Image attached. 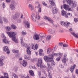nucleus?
Here are the masks:
<instances>
[{
	"label": "nucleus",
	"mask_w": 78,
	"mask_h": 78,
	"mask_svg": "<svg viewBox=\"0 0 78 78\" xmlns=\"http://www.w3.org/2000/svg\"><path fill=\"white\" fill-rule=\"evenodd\" d=\"M7 34H8L9 36L10 37H12V40L15 42L17 43L18 41L17 40H16V33L14 32H7Z\"/></svg>",
	"instance_id": "f257e3e1"
},
{
	"label": "nucleus",
	"mask_w": 78,
	"mask_h": 78,
	"mask_svg": "<svg viewBox=\"0 0 78 78\" xmlns=\"http://www.w3.org/2000/svg\"><path fill=\"white\" fill-rule=\"evenodd\" d=\"M47 65L48 68L47 69L48 73V77L49 78H52V76H51V71L50 70H53V68L52 67V66H51V65H50V64L48 62L47 63Z\"/></svg>",
	"instance_id": "f03ea898"
},
{
	"label": "nucleus",
	"mask_w": 78,
	"mask_h": 78,
	"mask_svg": "<svg viewBox=\"0 0 78 78\" xmlns=\"http://www.w3.org/2000/svg\"><path fill=\"white\" fill-rule=\"evenodd\" d=\"M49 56H44V59L46 62H51V61L53 60V58L54 56L52 54L49 55Z\"/></svg>",
	"instance_id": "7ed1b4c3"
},
{
	"label": "nucleus",
	"mask_w": 78,
	"mask_h": 78,
	"mask_svg": "<svg viewBox=\"0 0 78 78\" xmlns=\"http://www.w3.org/2000/svg\"><path fill=\"white\" fill-rule=\"evenodd\" d=\"M20 13L18 12H16L14 14L13 16V18L15 20H16L18 23H20L21 20H20Z\"/></svg>",
	"instance_id": "20e7f679"
},
{
	"label": "nucleus",
	"mask_w": 78,
	"mask_h": 78,
	"mask_svg": "<svg viewBox=\"0 0 78 78\" xmlns=\"http://www.w3.org/2000/svg\"><path fill=\"white\" fill-rule=\"evenodd\" d=\"M66 2L69 5H71V7L72 8H75L77 5L76 2H73L72 0H66Z\"/></svg>",
	"instance_id": "39448f33"
},
{
	"label": "nucleus",
	"mask_w": 78,
	"mask_h": 78,
	"mask_svg": "<svg viewBox=\"0 0 78 78\" xmlns=\"http://www.w3.org/2000/svg\"><path fill=\"white\" fill-rule=\"evenodd\" d=\"M42 58H39L38 61V62L37 64L36 65L38 67H40V68H42L44 67L45 66L42 65Z\"/></svg>",
	"instance_id": "423d86ee"
},
{
	"label": "nucleus",
	"mask_w": 78,
	"mask_h": 78,
	"mask_svg": "<svg viewBox=\"0 0 78 78\" xmlns=\"http://www.w3.org/2000/svg\"><path fill=\"white\" fill-rule=\"evenodd\" d=\"M54 56H59V57H58L56 59V60L57 61H59L60 60V59H61V57L62 56V54L61 53H59V54L54 53Z\"/></svg>",
	"instance_id": "0eeeda50"
},
{
	"label": "nucleus",
	"mask_w": 78,
	"mask_h": 78,
	"mask_svg": "<svg viewBox=\"0 0 78 78\" xmlns=\"http://www.w3.org/2000/svg\"><path fill=\"white\" fill-rule=\"evenodd\" d=\"M44 19L48 20L49 22H50L51 23H53L54 22L53 20H51L50 17H48L46 16H44Z\"/></svg>",
	"instance_id": "6e6552de"
},
{
	"label": "nucleus",
	"mask_w": 78,
	"mask_h": 78,
	"mask_svg": "<svg viewBox=\"0 0 78 78\" xmlns=\"http://www.w3.org/2000/svg\"><path fill=\"white\" fill-rule=\"evenodd\" d=\"M61 24L62 26H64L66 28H67L69 26V25L70 24V23H66L64 22V21H62L61 22Z\"/></svg>",
	"instance_id": "1a4fd4ad"
},
{
	"label": "nucleus",
	"mask_w": 78,
	"mask_h": 78,
	"mask_svg": "<svg viewBox=\"0 0 78 78\" xmlns=\"http://www.w3.org/2000/svg\"><path fill=\"white\" fill-rule=\"evenodd\" d=\"M20 39L21 40V45L22 46L27 47V44L26 43H23V37H20Z\"/></svg>",
	"instance_id": "9d476101"
},
{
	"label": "nucleus",
	"mask_w": 78,
	"mask_h": 78,
	"mask_svg": "<svg viewBox=\"0 0 78 78\" xmlns=\"http://www.w3.org/2000/svg\"><path fill=\"white\" fill-rule=\"evenodd\" d=\"M40 38L39 37V35L36 34H35L34 35L33 38L34 40H35V41H37V40H39Z\"/></svg>",
	"instance_id": "9b49d317"
},
{
	"label": "nucleus",
	"mask_w": 78,
	"mask_h": 78,
	"mask_svg": "<svg viewBox=\"0 0 78 78\" xmlns=\"http://www.w3.org/2000/svg\"><path fill=\"white\" fill-rule=\"evenodd\" d=\"M3 50L4 51H5L7 53H10V51H9V48H8L7 46H5L3 48Z\"/></svg>",
	"instance_id": "f8f14e48"
},
{
	"label": "nucleus",
	"mask_w": 78,
	"mask_h": 78,
	"mask_svg": "<svg viewBox=\"0 0 78 78\" xmlns=\"http://www.w3.org/2000/svg\"><path fill=\"white\" fill-rule=\"evenodd\" d=\"M52 11L53 14H57L58 12V9L56 7H55L52 9Z\"/></svg>",
	"instance_id": "ddd939ff"
},
{
	"label": "nucleus",
	"mask_w": 78,
	"mask_h": 78,
	"mask_svg": "<svg viewBox=\"0 0 78 78\" xmlns=\"http://www.w3.org/2000/svg\"><path fill=\"white\" fill-rule=\"evenodd\" d=\"M32 48L33 49V50H37L38 47H39V45L37 44H36L35 45L32 44Z\"/></svg>",
	"instance_id": "4468645a"
},
{
	"label": "nucleus",
	"mask_w": 78,
	"mask_h": 78,
	"mask_svg": "<svg viewBox=\"0 0 78 78\" xmlns=\"http://www.w3.org/2000/svg\"><path fill=\"white\" fill-rule=\"evenodd\" d=\"M27 52L28 55H31V48L30 47H29L27 48Z\"/></svg>",
	"instance_id": "2eb2a0df"
},
{
	"label": "nucleus",
	"mask_w": 78,
	"mask_h": 78,
	"mask_svg": "<svg viewBox=\"0 0 78 78\" xmlns=\"http://www.w3.org/2000/svg\"><path fill=\"white\" fill-rule=\"evenodd\" d=\"M24 24L26 28H30V23L28 21H26L24 23Z\"/></svg>",
	"instance_id": "dca6fc26"
},
{
	"label": "nucleus",
	"mask_w": 78,
	"mask_h": 78,
	"mask_svg": "<svg viewBox=\"0 0 78 78\" xmlns=\"http://www.w3.org/2000/svg\"><path fill=\"white\" fill-rule=\"evenodd\" d=\"M14 3H12L11 4L10 7L12 9V10H15L16 8H15V6H14Z\"/></svg>",
	"instance_id": "f3484780"
},
{
	"label": "nucleus",
	"mask_w": 78,
	"mask_h": 78,
	"mask_svg": "<svg viewBox=\"0 0 78 78\" xmlns=\"http://www.w3.org/2000/svg\"><path fill=\"white\" fill-rule=\"evenodd\" d=\"M76 67V65L75 64H74L73 65V66H72L71 67L70 69V70L71 73H73V71H74V69H75V68Z\"/></svg>",
	"instance_id": "a211bd4d"
},
{
	"label": "nucleus",
	"mask_w": 78,
	"mask_h": 78,
	"mask_svg": "<svg viewBox=\"0 0 78 78\" xmlns=\"http://www.w3.org/2000/svg\"><path fill=\"white\" fill-rule=\"evenodd\" d=\"M3 37L4 39L3 40V42L5 44H9V42L8 41V40L6 39V37L4 36Z\"/></svg>",
	"instance_id": "6ab92c4d"
},
{
	"label": "nucleus",
	"mask_w": 78,
	"mask_h": 78,
	"mask_svg": "<svg viewBox=\"0 0 78 78\" xmlns=\"http://www.w3.org/2000/svg\"><path fill=\"white\" fill-rule=\"evenodd\" d=\"M32 17V19L33 20V21L35 22L36 20V17L35 16V15L34 14H32L31 15Z\"/></svg>",
	"instance_id": "aec40b11"
},
{
	"label": "nucleus",
	"mask_w": 78,
	"mask_h": 78,
	"mask_svg": "<svg viewBox=\"0 0 78 78\" xmlns=\"http://www.w3.org/2000/svg\"><path fill=\"white\" fill-rule=\"evenodd\" d=\"M68 61V58L65 57H64V58H63L62 59V61L63 63H66V61Z\"/></svg>",
	"instance_id": "412c9836"
},
{
	"label": "nucleus",
	"mask_w": 78,
	"mask_h": 78,
	"mask_svg": "<svg viewBox=\"0 0 78 78\" xmlns=\"http://www.w3.org/2000/svg\"><path fill=\"white\" fill-rule=\"evenodd\" d=\"M69 8V6L66 4H64L63 6V8L66 10H68V9Z\"/></svg>",
	"instance_id": "4be33fe9"
},
{
	"label": "nucleus",
	"mask_w": 78,
	"mask_h": 78,
	"mask_svg": "<svg viewBox=\"0 0 78 78\" xmlns=\"http://www.w3.org/2000/svg\"><path fill=\"white\" fill-rule=\"evenodd\" d=\"M22 65L24 67H25L26 66H27V62L25 60H23V64Z\"/></svg>",
	"instance_id": "5701e85b"
},
{
	"label": "nucleus",
	"mask_w": 78,
	"mask_h": 78,
	"mask_svg": "<svg viewBox=\"0 0 78 78\" xmlns=\"http://www.w3.org/2000/svg\"><path fill=\"white\" fill-rule=\"evenodd\" d=\"M12 78H19L17 75L15 73H13L12 75Z\"/></svg>",
	"instance_id": "b1692460"
},
{
	"label": "nucleus",
	"mask_w": 78,
	"mask_h": 78,
	"mask_svg": "<svg viewBox=\"0 0 78 78\" xmlns=\"http://www.w3.org/2000/svg\"><path fill=\"white\" fill-rule=\"evenodd\" d=\"M29 73H30V74L31 76H34V73H33V71H32L31 70H30L29 71Z\"/></svg>",
	"instance_id": "393cba45"
},
{
	"label": "nucleus",
	"mask_w": 78,
	"mask_h": 78,
	"mask_svg": "<svg viewBox=\"0 0 78 78\" xmlns=\"http://www.w3.org/2000/svg\"><path fill=\"white\" fill-rule=\"evenodd\" d=\"M53 59L52 60L51 62V66H52V67H54L55 66V62H54V61H53Z\"/></svg>",
	"instance_id": "a878e982"
},
{
	"label": "nucleus",
	"mask_w": 78,
	"mask_h": 78,
	"mask_svg": "<svg viewBox=\"0 0 78 78\" xmlns=\"http://www.w3.org/2000/svg\"><path fill=\"white\" fill-rule=\"evenodd\" d=\"M3 59L0 58V66H2L3 65Z\"/></svg>",
	"instance_id": "bb28decb"
},
{
	"label": "nucleus",
	"mask_w": 78,
	"mask_h": 78,
	"mask_svg": "<svg viewBox=\"0 0 78 78\" xmlns=\"http://www.w3.org/2000/svg\"><path fill=\"white\" fill-rule=\"evenodd\" d=\"M61 12H62V16H64L66 14V12H65V11H64V10H62Z\"/></svg>",
	"instance_id": "cd10ccee"
},
{
	"label": "nucleus",
	"mask_w": 78,
	"mask_h": 78,
	"mask_svg": "<svg viewBox=\"0 0 78 78\" xmlns=\"http://www.w3.org/2000/svg\"><path fill=\"white\" fill-rule=\"evenodd\" d=\"M21 34L23 36H25L27 34V32L25 30H23L22 31Z\"/></svg>",
	"instance_id": "c85d7f7f"
},
{
	"label": "nucleus",
	"mask_w": 78,
	"mask_h": 78,
	"mask_svg": "<svg viewBox=\"0 0 78 78\" xmlns=\"http://www.w3.org/2000/svg\"><path fill=\"white\" fill-rule=\"evenodd\" d=\"M39 52V55L40 56L42 55V52L43 51V50L42 49H40L38 51Z\"/></svg>",
	"instance_id": "c756f323"
},
{
	"label": "nucleus",
	"mask_w": 78,
	"mask_h": 78,
	"mask_svg": "<svg viewBox=\"0 0 78 78\" xmlns=\"http://www.w3.org/2000/svg\"><path fill=\"white\" fill-rule=\"evenodd\" d=\"M50 2H51V4L52 6L55 5V2L53 1V0H49Z\"/></svg>",
	"instance_id": "7c9ffc66"
},
{
	"label": "nucleus",
	"mask_w": 78,
	"mask_h": 78,
	"mask_svg": "<svg viewBox=\"0 0 78 78\" xmlns=\"http://www.w3.org/2000/svg\"><path fill=\"white\" fill-rule=\"evenodd\" d=\"M51 51V49L50 48H48L47 49V54H49V53H50Z\"/></svg>",
	"instance_id": "2f4dec72"
},
{
	"label": "nucleus",
	"mask_w": 78,
	"mask_h": 78,
	"mask_svg": "<svg viewBox=\"0 0 78 78\" xmlns=\"http://www.w3.org/2000/svg\"><path fill=\"white\" fill-rule=\"evenodd\" d=\"M71 34H73V36H74L75 37H77V38H78V34H75V33L73 32H72L71 33Z\"/></svg>",
	"instance_id": "473e14b6"
},
{
	"label": "nucleus",
	"mask_w": 78,
	"mask_h": 78,
	"mask_svg": "<svg viewBox=\"0 0 78 78\" xmlns=\"http://www.w3.org/2000/svg\"><path fill=\"white\" fill-rule=\"evenodd\" d=\"M39 12H37L36 18L37 19L39 20L40 19V16L39 15Z\"/></svg>",
	"instance_id": "72a5a7b5"
},
{
	"label": "nucleus",
	"mask_w": 78,
	"mask_h": 78,
	"mask_svg": "<svg viewBox=\"0 0 78 78\" xmlns=\"http://www.w3.org/2000/svg\"><path fill=\"white\" fill-rule=\"evenodd\" d=\"M5 30L7 31H10L11 30V27L9 26L6 27H5Z\"/></svg>",
	"instance_id": "f704fd0d"
},
{
	"label": "nucleus",
	"mask_w": 78,
	"mask_h": 78,
	"mask_svg": "<svg viewBox=\"0 0 78 78\" xmlns=\"http://www.w3.org/2000/svg\"><path fill=\"white\" fill-rule=\"evenodd\" d=\"M4 78H6L7 77H8V74L7 73H4Z\"/></svg>",
	"instance_id": "c9c22d12"
},
{
	"label": "nucleus",
	"mask_w": 78,
	"mask_h": 78,
	"mask_svg": "<svg viewBox=\"0 0 78 78\" xmlns=\"http://www.w3.org/2000/svg\"><path fill=\"white\" fill-rule=\"evenodd\" d=\"M24 57L25 59H28V60H30V59H31V57H27V56L25 55Z\"/></svg>",
	"instance_id": "e433bc0d"
},
{
	"label": "nucleus",
	"mask_w": 78,
	"mask_h": 78,
	"mask_svg": "<svg viewBox=\"0 0 78 78\" xmlns=\"http://www.w3.org/2000/svg\"><path fill=\"white\" fill-rule=\"evenodd\" d=\"M51 35H48L46 38L47 41H48V40H50V39H51Z\"/></svg>",
	"instance_id": "4c0bfd02"
},
{
	"label": "nucleus",
	"mask_w": 78,
	"mask_h": 78,
	"mask_svg": "<svg viewBox=\"0 0 78 78\" xmlns=\"http://www.w3.org/2000/svg\"><path fill=\"white\" fill-rule=\"evenodd\" d=\"M12 51L13 53H18V52H19V51H18L17 50L12 49Z\"/></svg>",
	"instance_id": "58836bf2"
},
{
	"label": "nucleus",
	"mask_w": 78,
	"mask_h": 78,
	"mask_svg": "<svg viewBox=\"0 0 78 78\" xmlns=\"http://www.w3.org/2000/svg\"><path fill=\"white\" fill-rule=\"evenodd\" d=\"M29 6L30 8V9L31 11H33L34 9V7H33V6H32V5H31L30 4L29 5Z\"/></svg>",
	"instance_id": "ea45409f"
},
{
	"label": "nucleus",
	"mask_w": 78,
	"mask_h": 78,
	"mask_svg": "<svg viewBox=\"0 0 78 78\" xmlns=\"http://www.w3.org/2000/svg\"><path fill=\"white\" fill-rule=\"evenodd\" d=\"M0 23L2 25L3 24V20H2V17L1 16V15H0Z\"/></svg>",
	"instance_id": "a19ab883"
},
{
	"label": "nucleus",
	"mask_w": 78,
	"mask_h": 78,
	"mask_svg": "<svg viewBox=\"0 0 78 78\" xmlns=\"http://www.w3.org/2000/svg\"><path fill=\"white\" fill-rule=\"evenodd\" d=\"M11 27H12V28H13V29H14H14H16V28H17L16 26H15V25H14V24L12 25Z\"/></svg>",
	"instance_id": "79ce46f5"
},
{
	"label": "nucleus",
	"mask_w": 78,
	"mask_h": 78,
	"mask_svg": "<svg viewBox=\"0 0 78 78\" xmlns=\"http://www.w3.org/2000/svg\"><path fill=\"white\" fill-rule=\"evenodd\" d=\"M40 36L41 38H44L45 37L44 36V34L43 33H41L40 34Z\"/></svg>",
	"instance_id": "37998d69"
},
{
	"label": "nucleus",
	"mask_w": 78,
	"mask_h": 78,
	"mask_svg": "<svg viewBox=\"0 0 78 78\" xmlns=\"http://www.w3.org/2000/svg\"><path fill=\"white\" fill-rule=\"evenodd\" d=\"M37 74L39 77H41V71H38Z\"/></svg>",
	"instance_id": "c03bdc74"
},
{
	"label": "nucleus",
	"mask_w": 78,
	"mask_h": 78,
	"mask_svg": "<svg viewBox=\"0 0 78 78\" xmlns=\"http://www.w3.org/2000/svg\"><path fill=\"white\" fill-rule=\"evenodd\" d=\"M29 68H30V69H32V68H33V69H37V68H36V67H35V66H34L33 67L31 65L30 66Z\"/></svg>",
	"instance_id": "a18cd8bd"
},
{
	"label": "nucleus",
	"mask_w": 78,
	"mask_h": 78,
	"mask_svg": "<svg viewBox=\"0 0 78 78\" xmlns=\"http://www.w3.org/2000/svg\"><path fill=\"white\" fill-rule=\"evenodd\" d=\"M42 4L44 5V6H46L47 7V4L45 2L43 1L42 2Z\"/></svg>",
	"instance_id": "49530a36"
},
{
	"label": "nucleus",
	"mask_w": 78,
	"mask_h": 78,
	"mask_svg": "<svg viewBox=\"0 0 78 78\" xmlns=\"http://www.w3.org/2000/svg\"><path fill=\"white\" fill-rule=\"evenodd\" d=\"M72 7V8H68V11H73V9L72 8H74V7Z\"/></svg>",
	"instance_id": "de8ad7c7"
},
{
	"label": "nucleus",
	"mask_w": 78,
	"mask_h": 78,
	"mask_svg": "<svg viewBox=\"0 0 78 78\" xmlns=\"http://www.w3.org/2000/svg\"><path fill=\"white\" fill-rule=\"evenodd\" d=\"M42 72H43V73H44V75H45L47 77V74L45 72V70H43L42 71Z\"/></svg>",
	"instance_id": "09e8293b"
},
{
	"label": "nucleus",
	"mask_w": 78,
	"mask_h": 78,
	"mask_svg": "<svg viewBox=\"0 0 78 78\" xmlns=\"http://www.w3.org/2000/svg\"><path fill=\"white\" fill-rule=\"evenodd\" d=\"M74 20L75 22H77L78 21V18H74Z\"/></svg>",
	"instance_id": "8fccbe9b"
},
{
	"label": "nucleus",
	"mask_w": 78,
	"mask_h": 78,
	"mask_svg": "<svg viewBox=\"0 0 78 78\" xmlns=\"http://www.w3.org/2000/svg\"><path fill=\"white\" fill-rule=\"evenodd\" d=\"M3 20L5 22H8V20L6 19V18H4Z\"/></svg>",
	"instance_id": "3c124183"
},
{
	"label": "nucleus",
	"mask_w": 78,
	"mask_h": 78,
	"mask_svg": "<svg viewBox=\"0 0 78 78\" xmlns=\"http://www.w3.org/2000/svg\"><path fill=\"white\" fill-rule=\"evenodd\" d=\"M41 11H42V10L41 9V8H40L38 9V13L39 12H41Z\"/></svg>",
	"instance_id": "603ef678"
},
{
	"label": "nucleus",
	"mask_w": 78,
	"mask_h": 78,
	"mask_svg": "<svg viewBox=\"0 0 78 78\" xmlns=\"http://www.w3.org/2000/svg\"><path fill=\"white\" fill-rule=\"evenodd\" d=\"M64 65L62 64H61L59 65L60 67H61V68H64Z\"/></svg>",
	"instance_id": "864d4df0"
},
{
	"label": "nucleus",
	"mask_w": 78,
	"mask_h": 78,
	"mask_svg": "<svg viewBox=\"0 0 78 78\" xmlns=\"http://www.w3.org/2000/svg\"><path fill=\"white\" fill-rule=\"evenodd\" d=\"M67 15H68V16H70V17L72 16V14L69 13H67Z\"/></svg>",
	"instance_id": "5fc2aeb1"
},
{
	"label": "nucleus",
	"mask_w": 78,
	"mask_h": 78,
	"mask_svg": "<svg viewBox=\"0 0 78 78\" xmlns=\"http://www.w3.org/2000/svg\"><path fill=\"white\" fill-rule=\"evenodd\" d=\"M2 5L3 8H5V7H6L5 6V3L3 2L2 3Z\"/></svg>",
	"instance_id": "6e6d98bb"
},
{
	"label": "nucleus",
	"mask_w": 78,
	"mask_h": 78,
	"mask_svg": "<svg viewBox=\"0 0 78 78\" xmlns=\"http://www.w3.org/2000/svg\"><path fill=\"white\" fill-rule=\"evenodd\" d=\"M63 47H68V45L66 44H64L63 45Z\"/></svg>",
	"instance_id": "4d7b16f0"
},
{
	"label": "nucleus",
	"mask_w": 78,
	"mask_h": 78,
	"mask_svg": "<svg viewBox=\"0 0 78 78\" xmlns=\"http://www.w3.org/2000/svg\"><path fill=\"white\" fill-rule=\"evenodd\" d=\"M6 2L7 3H9V2H11V0H6Z\"/></svg>",
	"instance_id": "13d9d810"
},
{
	"label": "nucleus",
	"mask_w": 78,
	"mask_h": 78,
	"mask_svg": "<svg viewBox=\"0 0 78 78\" xmlns=\"http://www.w3.org/2000/svg\"><path fill=\"white\" fill-rule=\"evenodd\" d=\"M64 16H65V17L66 18H68V16H67V14H66V13Z\"/></svg>",
	"instance_id": "bf43d9fd"
},
{
	"label": "nucleus",
	"mask_w": 78,
	"mask_h": 78,
	"mask_svg": "<svg viewBox=\"0 0 78 78\" xmlns=\"http://www.w3.org/2000/svg\"><path fill=\"white\" fill-rule=\"evenodd\" d=\"M55 32V30H52V31L51 32V34L54 33Z\"/></svg>",
	"instance_id": "052dcab7"
},
{
	"label": "nucleus",
	"mask_w": 78,
	"mask_h": 78,
	"mask_svg": "<svg viewBox=\"0 0 78 78\" xmlns=\"http://www.w3.org/2000/svg\"><path fill=\"white\" fill-rule=\"evenodd\" d=\"M59 45H61V46L62 45H63V43H59Z\"/></svg>",
	"instance_id": "680f3d73"
},
{
	"label": "nucleus",
	"mask_w": 78,
	"mask_h": 78,
	"mask_svg": "<svg viewBox=\"0 0 78 78\" xmlns=\"http://www.w3.org/2000/svg\"><path fill=\"white\" fill-rule=\"evenodd\" d=\"M67 53H64V56H67Z\"/></svg>",
	"instance_id": "e2e57ef3"
},
{
	"label": "nucleus",
	"mask_w": 78,
	"mask_h": 78,
	"mask_svg": "<svg viewBox=\"0 0 78 78\" xmlns=\"http://www.w3.org/2000/svg\"><path fill=\"white\" fill-rule=\"evenodd\" d=\"M52 31V30L51 29V30H49V33H51H51Z\"/></svg>",
	"instance_id": "0e129e2a"
},
{
	"label": "nucleus",
	"mask_w": 78,
	"mask_h": 78,
	"mask_svg": "<svg viewBox=\"0 0 78 78\" xmlns=\"http://www.w3.org/2000/svg\"><path fill=\"white\" fill-rule=\"evenodd\" d=\"M76 73L78 74V69H76Z\"/></svg>",
	"instance_id": "69168bd1"
},
{
	"label": "nucleus",
	"mask_w": 78,
	"mask_h": 78,
	"mask_svg": "<svg viewBox=\"0 0 78 78\" xmlns=\"http://www.w3.org/2000/svg\"><path fill=\"white\" fill-rule=\"evenodd\" d=\"M23 15L22 14L21 15V16L20 17L21 19H22L23 18Z\"/></svg>",
	"instance_id": "338daca9"
},
{
	"label": "nucleus",
	"mask_w": 78,
	"mask_h": 78,
	"mask_svg": "<svg viewBox=\"0 0 78 78\" xmlns=\"http://www.w3.org/2000/svg\"><path fill=\"white\" fill-rule=\"evenodd\" d=\"M40 6H41V5H40V4H39V5H38L37 8H40Z\"/></svg>",
	"instance_id": "774afa93"
}]
</instances>
